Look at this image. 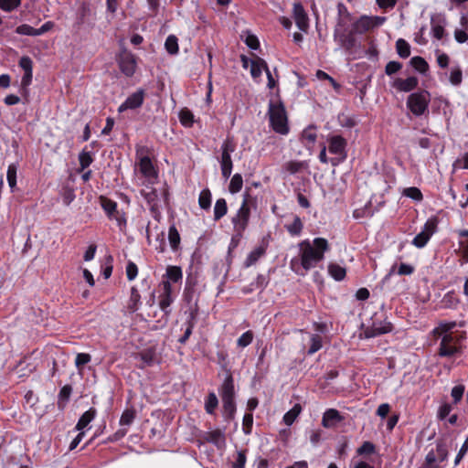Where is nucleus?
I'll list each match as a JSON object with an SVG mask.
<instances>
[{
    "mask_svg": "<svg viewBox=\"0 0 468 468\" xmlns=\"http://www.w3.org/2000/svg\"><path fill=\"white\" fill-rule=\"evenodd\" d=\"M218 405V400L214 392H210L205 402V410L207 413L213 414Z\"/></svg>",
    "mask_w": 468,
    "mask_h": 468,
    "instance_id": "obj_44",
    "label": "nucleus"
},
{
    "mask_svg": "<svg viewBox=\"0 0 468 468\" xmlns=\"http://www.w3.org/2000/svg\"><path fill=\"white\" fill-rule=\"evenodd\" d=\"M268 115L270 124L277 133L285 135L289 133L288 118L282 101H272L269 103Z\"/></svg>",
    "mask_w": 468,
    "mask_h": 468,
    "instance_id": "obj_4",
    "label": "nucleus"
},
{
    "mask_svg": "<svg viewBox=\"0 0 468 468\" xmlns=\"http://www.w3.org/2000/svg\"><path fill=\"white\" fill-rule=\"evenodd\" d=\"M253 423V416L251 413H247L243 417L242 420V426H243V431L246 434H250L251 431V427Z\"/></svg>",
    "mask_w": 468,
    "mask_h": 468,
    "instance_id": "obj_57",
    "label": "nucleus"
},
{
    "mask_svg": "<svg viewBox=\"0 0 468 468\" xmlns=\"http://www.w3.org/2000/svg\"><path fill=\"white\" fill-rule=\"evenodd\" d=\"M140 357L143 360L144 366H150L154 360V354L151 350H145L140 354Z\"/></svg>",
    "mask_w": 468,
    "mask_h": 468,
    "instance_id": "obj_61",
    "label": "nucleus"
},
{
    "mask_svg": "<svg viewBox=\"0 0 468 468\" xmlns=\"http://www.w3.org/2000/svg\"><path fill=\"white\" fill-rule=\"evenodd\" d=\"M375 452V446L370 441H365L358 449V454H371Z\"/></svg>",
    "mask_w": 468,
    "mask_h": 468,
    "instance_id": "obj_62",
    "label": "nucleus"
},
{
    "mask_svg": "<svg viewBox=\"0 0 468 468\" xmlns=\"http://www.w3.org/2000/svg\"><path fill=\"white\" fill-rule=\"evenodd\" d=\"M204 438L207 441L213 443L218 448H222L223 446H225V434L220 430L207 431L205 434Z\"/></svg>",
    "mask_w": 468,
    "mask_h": 468,
    "instance_id": "obj_22",
    "label": "nucleus"
},
{
    "mask_svg": "<svg viewBox=\"0 0 468 468\" xmlns=\"http://www.w3.org/2000/svg\"><path fill=\"white\" fill-rule=\"evenodd\" d=\"M327 271L329 275L338 282L343 281L346 275V268L334 262L328 264Z\"/></svg>",
    "mask_w": 468,
    "mask_h": 468,
    "instance_id": "obj_23",
    "label": "nucleus"
},
{
    "mask_svg": "<svg viewBox=\"0 0 468 468\" xmlns=\"http://www.w3.org/2000/svg\"><path fill=\"white\" fill-rule=\"evenodd\" d=\"M317 138V134L315 132V128L314 126H309L306 129H304L302 133V140L303 141L304 144L311 148L314 146L315 141Z\"/></svg>",
    "mask_w": 468,
    "mask_h": 468,
    "instance_id": "obj_25",
    "label": "nucleus"
},
{
    "mask_svg": "<svg viewBox=\"0 0 468 468\" xmlns=\"http://www.w3.org/2000/svg\"><path fill=\"white\" fill-rule=\"evenodd\" d=\"M265 253L264 247H257L248 255L245 265L247 267L253 265Z\"/></svg>",
    "mask_w": 468,
    "mask_h": 468,
    "instance_id": "obj_38",
    "label": "nucleus"
},
{
    "mask_svg": "<svg viewBox=\"0 0 468 468\" xmlns=\"http://www.w3.org/2000/svg\"><path fill=\"white\" fill-rule=\"evenodd\" d=\"M285 228L292 236H299L303 230V225L301 218L298 216H294L292 222L285 225Z\"/></svg>",
    "mask_w": 468,
    "mask_h": 468,
    "instance_id": "obj_30",
    "label": "nucleus"
},
{
    "mask_svg": "<svg viewBox=\"0 0 468 468\" xmlns=\"http://www.w3.org/2000/svg\"><path fill=\"white\" fill-rule=\"evenodd\" d=\"M403 195L416 201H420L423 198L420 190L415 186L405 188Z\"/></svg>",
    "mask_w": 468,
    "mask_h": 468,
    "instance_id": "obj_47",
    "label": "nucleus"
},
{
    "mask_svg": "<svg viewBox=\"0 0 468 468\" xmlns=\"http://www.w3.org/2000/svg\"><path fill=\"white\" fill-rule=\"evenodd\" d=\"M437 229V219L429 218L423 226L422 230L413 239L412 245L421 249L430 240L431 237L435 233Z\"/></svg>",
    "mask_w": 468,
    "mask_h": 468,
    "instance_id": "obj_11",
    "label": "nucleus"
},
{
    "mask_svg": "<svg viewBox=\"0 0 468 468\" xmlns=\"http://www.w3.org/2000/svg\"><path fill=\"white\" fill-rule=\"evenodd\" d=\"M134 418H135L134 411L131 410H126L125 411H123V413L121 416L120 424L122 426L123 425L128 426L133 421Z\"/></svg>",
    "mask_w": 468,
    "mask_h": 468,
    "instance_id": "obj_54",
    "label": "nucleus"
},
{
    "mask_svg": "<svg viewBox=\"0 0 468 468\" xmlns=\"http://www.w3.org/2000/svg\"><path fill=\"white\" fill-rule=\"evenodd\" d=\"M165 277L167 279L166 281H169L170 284L171 282H181L183 279L181 268L178 266H168L166 268Z\"/></svg>",
    "mask_w": 468,
    "mask_h": 468,
    "instance_id": "obj_26",
    "label": "nucleus"
},
{
    "mask_svg": "<svg viewBox=\"0 0 468 468\" xmlns=\"http://www.w3.org/2000/svg\"><path fill=\"white\" fill-rule=\"evenodd\" d=\"M141 296L139 294L138 290L135 287H133L131 290V296L128 303V309L131 312H135L138 310L140 305Z\"/></svg>",
    "mask_w": 468,
    "mask_h": 468,
    "instance_id": "obj_40",
    "label": "nucleus"
},
{
    "mask_svg": "<svg viewBox=\"0 0 468 468\" xmlns=\"http://www.w3.org/2000/svg\"><path fill=\"white\" fill-rule=\"evenodd\" d=\"M458 234L460 237L468 238V229L459 230ZM459 246H460L461 254L463 257L462 264L467 263L468 262V239L460 240Z\"/></svg>",
    "mask_w": 468,
    "mask_h": 468,
    "instance_id": "obj_29",
    "label": "nucleus"
},
{
    "mask_svg": "<svg viewBox=\"0 0 468 468\" xmlns=\"http://www.w3.org/2000/svg\"><path fill=\"white\" fill-rule=\"evenodd\" d=\"M268 65L264 59L258 56H254L252 59H250V75L254 80H257L261 77L262 70L265 72L268 69Z\"/></svg>",
    "mask_w": 468,
    "mask_h": 468,
    "instance_id": "obj_21",
    "label": "nucleus"
},
{
    "mask_svg": "<svg viewBox=\"0 0 468 468\" xmlns=\"http://www.w3.org/2000/svg\"><path fill=\"white\" fill-rule=\"evenodd\" d=\"M402 69V64L399 61H389L385 67V72L390 76Z\"/></svg>",
    "mask_w": 468,
    "mask_h": 468,
    "instance_id": "obj_55",
    "label": "nucleus"
},
{
    "mask_svg": "<svg viewBox=\"0 0 468 468\" xmlns=\"http://www.w3.org/2000/svg\"><path fill=\"white\" fill-rule=\"evenodd\" d=\"M236 145L232 139L227 138L221 144V155L219 159L222 176L228 179L233 168V163L231 159V154L235 151Z\"/></svg>",
    "mask_w": 468,
    "mask_h": 468,
    "instance_id": "obj_7",
    "label": "nucleus"
},
{
    "mask_svg": "<svg viewBox=\"0 0 468 468\" xmlns=\"http://www.w3.org/2000/svg\"><path fill=\"white\" fill-rule=\"evenodd\" d=\"M410 65L420 73H425L429 69L428 63L421 57H419V56L413 57L410 58Z\"/></svg>",
    "mask_w": 468,
    "mask_h": 468,
    "instance_id": "obj_41",
    "label": "nucleus"
},
{
    "mask_svg": "<svg viewBox=\"0 0 468 468\" xmlns=\"http://www.w3.org/2000/svg\"><path fill=\"white\" fill-rule=\"evenodd\" d=\"M16 172L17 165L16 164H10L6 172V179L11 191L14 192L16 186Z\"/></svg>",
    "mask_w": 468,
    "mask_h": 468,
    "instance_id": "obj_34",
    "label": "nucleus"
},
{
    "mask_svg": "<svg viewBox=\"0 0 468 468\" xmlns=\"http://www.w3.org/2000/svg\"><path fill=\"white\" fill-rule=\"evenodd\" d=\"M161 285L163 292L159 296V307L165 314H168L171 312L169 307L174 301L172 297V286L169 281H163Z\"/></svg>",
    "mask_w": 468,
    "mask_h": 468,
    "instance_id": "obj_15",
    "label": "nucleus"
},
{
    "mask_svg": "<svg viewBox=\"0 0 468 468\" xmlns=\"http://www.w3.org/2000/svg\"><path fill=\"white\" fill-rule=\"evenodd\" d=\"M252 340L253 333L251 331H247L238 338L237 345L239 347H246L251 344Z\"/></svg>",
    "mask_w": 468,
    "mask_h": 468,
    "instance_id": "obj_49",
    "label": "nucleus"
},
{
    "mask_svg": "<svg viewBox=\"0 0 468 468\" xmlns=\"http://www.w3.org/2000/svg\"><path fill=\"white\" fill-rule=\"evenodd\" d=\"M249 197V194L245 193L243 196V201L240 207L238 209L237 213L231 218V223L233 225V230L235 233L231 239L232 243L235 241V239L238 241L241 239L244 231L248 227L250 217Z\"/></svg>",
    "mask_w": 468,
    "mask_h": 468,
    "instance_id": "obj_5",
    "label": "nucleus"
},
{
    "mask_svg": "<svg viewBox=\"0 0 468 468\" xmlns=\"http://www.w3.org/2000/svg\"><path fill=\"white\" fill-rule=\"evenodd\" d=\"M464 387L463 385L454 386L452 389V397L453 399L454 403H458L463 395Z\"/></svg>",
    "mask_w": 468,
    "mask_h": 468,
    "instance_id": "obj_58",
    "label": "nucleus"
},
{
    "mask_svg": "<svg viewBox=\"0 0 468 468\" xmlns=\"http://www.w3.org/2000/svg\"><path fill=\"white\" fill-rule=\"evenodd\" d=\"M339 16H340L334 31V38L335 41L339 42L341 48L346 50H351L356 46V39L355 37L356 33H353L352 28L349 32H346V30L347 22L351 20V15L345 6L340 5Z\"/></svg>",
    "mask_w": 468,
    "mask_h": 468,
    "instance_id": "obj_2",
    "label": "nucleus"
},
{
    "mask_svg": "<svg viewBox=\"0 0 468 468\" xmlns=\"http://www.w3.org/2000/svg\"><path fill=\"white\" fill-rule=\"evenodd\" d=\"M219 394L223 403V415L226 419L232 420L236 412L234 380L231 375L224 379Z\"/></svg>",
    "mask_w": 468,
    "mask_h": 468,
    "instance_id": "obj_6",
    "label": "nucleus"
},
{
    "mask_svg": "<svg viewBox=\"0 0 468 468\" xmlns=\"http://www.w3.org/2000/svg\"><path fill=\"white\" fill-rule=\"evenodd\" d=\"M299 256L291 260L292 270L302 276L314 268L324 258L330 245L324 238H315L312 241L304 239L299 243Z\"/></svg>",
    "mask_w": 468,
    "mask_h": 468,
    "instance_id": "obj_1",
    "label": "nucleus"
},
{
    "mask_svg": "<svg viewBox=\"0 0 468 468\" xmlns=\"http://www.w3.org/2000/svg\"><path fill=\"white\" fill-rule=\"evenodd\" d=\"M328 150L331 154L340 155L342 160L346 157V141L341 135L331 136L328 140Z\"/></svg>",
    "mask_w": 468,
    "mask_h": 468,
    "instance_id": "obj_17",
    "label": "nucleus"
},
{
    "mask_svg": "<svg viewBox=\"0 0 468 468\" xmlns=\"http://www.w3.org/2000/svg\"><path fill=\"white\" fill-rule=\"evenodd\" d=\"M119 66L122 72L127 77H131L136 70V59L134 55L130 52H122L120 56Z\"/></svg>",
    "mask_w": 468,
    "mask_h": 468,
    "instance_id": "obj_14",
    "label": "nucleus"
},
{
    "mask_svg": "<svg viewBox=\"0 0 468 468\" xmlns=\"http://www.w3.org/2000/svg\"><path fill=\"white\" fill-rule=\"evenodd\" d=\"M144 186L141 190L142 197L145 199L147 204L150 206V208L153 212L159 209L161 207V203L165 202L166 199V192L165 189H163L162 192H159L156 188H154L148 183H143Z\"/></svg>",
    "mask_w": 468,
    "mask_h": 468,
    "instance_id": "obj_8",
    "label": "nucleus"
},
{
    "mask_svg": "<svg viewBox=\"0 0 468 468\" xmlns=\"http://www.w3.org/2000/svg\"><path fill=\"white\" fill-rule=\"evenodd\" d=\"M198 204L201 208L207 209L211 205V193L208 189H204L201 191L198 197Z\"/></svg>",
    "mask_w": 468,
    "mask_h": 468,
    "instance_id": "obj_45",
    "label": "nucleus"
},
{
    "mask_svg": "<svg viewBox=\"0 0 468 468\" xmlns=\"http://www.w3.org/2000/svg\"><path fill=\"white\" fill-rule=\"evenodd\" d=\"M71 392H72L71 386L65 385L64 387H62V388L60 389L58 396V409L63 410L66 407V405L69 399V397L71 395Z\"/></svg>",
    "mask_w": 468,
    "mask_h": 468,
    "instance_id": "obj_28",
    "label": "nucleus"
},
{
    "mask_svg": "<svg viewBox=\"0 0 468 468\" xmlns=\"http://www.w3.org/2000/svg\"><path fill=\"white\" fill-rule=\"evenodd\" d=\"M460 342L452 334H446L441 337L439 348V355L441 356H453L460 351Z\"/></svg>",
    "mask_w": 468,
    "mask_h": 468,
    "instance_id": "obj_12",
    "label": "nucleus"
},
{
    "mask_svg": "<svg viewBox=\"0 0 468 468\" xmlns=\"http://www.w3.org/2000/svg\"><path fill=\"white\" fill-rule=\"evenodd\" d=\"M398 55L402 58H407L410 55V44L403 38H399L396 42Z\"/></svg>",
    "mask_w": 468,
    "mask_h": 468,
    "instance_id": "obj_32",
    "label": "nucleus"
},
{
    "mask_svg": "<svg viewBox=\"0 0 468 468\" xmlns=\"http://www.w3.org/2000/svg\"><path fill=\"white\" fill-rule=\"evenodd\" d=\"M144 99V91L143 90H138L137 91L131 94L125 101L122 102L119 108L118 112H122L126 110H134L139 108Z\"/></svg>",
    "mask_w": 468,
    "mask_h": 468,
    "instance_id": "obj_16",
    "label": "nucleus"
},
{
    "mask_svg": "<svg viewBox=\"0 0 468 468\" xmlns=\"http://www.w3.org/2000/svg\"><path fill=\"white\" fill-rule=\"evenodd\" d=\"M227 202L224 198H219L214 206V219L218 220L227 214Z\"/></svg>",
    "mask_w": 468,
    "mask_h": 468,
    "instance_id": "obj_33",
    "label": "nucleus"
},
{
    "mask_svg": "<svg viewBox=\"0 0 468 468\" xmlns=\"http://www.w3.org/2000/svg\"><path fill=\"white\" fill-rule=\"evenodd\" d=\"M343 420L339 411L335 409L327 410L322 419V424L324 428H333Z\"/></svg>",
    "mask_w": 468,
    "mask_h": 468,
    "instance_id": "obj_20",
    "label": "nucleus"
},
{
    "mask_svg": "<svg viewBox=\"0 0 468 468\" xmlns=\"http://www.w3.org/2000/svg\"><path fill=\"white\" fill-rule=\"evenodd\" d=\"M449 81L453 86H459L463 81V71L459 66L451 69Z\"/></svg>",
    "mask_w": 468,
    "mask_h": 468,
    "instance_id": "obj_42",
    "label": "nucleus"
},
{
    "mask_svg": "<svg viewBox=\"0 0 468 468\" xmlns=\"http://www.w3.org/2000/svg\"><path fill=\"white\" fill-rule=\"evenodd\" d=\"M137 274H138L137 265L133 261H129L126 266L127 279L129 281H133L136 278Z\"/></svg>",
    "mask_w": 468,
    "mask_h": 468,
    "instance_id": "obj_56",
    "label": "nucleus"
},
{
    "mask_svg": "<svg viewBox=\"0 0 468 468\" xmlns=\"http://www.w3.org/2000/svg\"><path fill=\"white\" fill-rule=\"evenodd\" d=\"M180 122L186 127H191L195 122L194 114L186 108H184L179 112Z\"/></svg>",
    "mask_w": 468,
    "mask_h": 468,
    "instance_id": "obj_39",
    "label": "nucleus"
},
{
    "mask_svg": "<svg viewBox=\"0 0 468 468\" xmlns=\"http://www.w3.org/2000/svg\"><path fill=\"white\" fill-rule=\"evenodd\" d=\"M303 168V164L298 161H290L285 164V169L290 174H295Z\"/></svg>",
    "mask_w": 468,
    "mask_h": 468,
    "instance_id": "obj_60",
    "label": "nucleus"
},
{
    "mask_svg": "<svg viewBox=\"0 0 468 468\" xmlns=\"http://www.w3.org/2000/svg\"><path fill=\"white\" fill-rule=\"evenodd\" d=\"M21 5V0H0V9L4 12H12Z\"/></svg>",
    "mask_w": 468,
    "mask_h": 468,
    "instance_id": "obj_46",
    "label": "nucleus"
},
{
    "mask_svg": "<svg viewBox=\"0 0 468 468\" xmlns=\"http://www.w3.org/2000/svg\"><path fill=\"white\" fill-rule=\"evenodd\" d=\"M322 347V338L318 335H314L311 337V346L308 350L309 355H313Z\"/></svg>",
    "mask_w": 468,
    "mask_h": 468,
    "instance_id": "obj_51",
    "label": "nucleus"
},
{
    "mask_svg": "<svg viewBox=\"0 0 468 468\" xmlns=\"http://www.w3.org/2000/svg\"><path fill=\"white\" fill-rule=\"evenodd\" d=\"M457 325L456 322H441L440 324L434 328L433 334L435 335H444L446 334H452L451 330H452Z\"/></svg>",
    "mask_w": 468,
    "mask_h": 468,
    "instance_id": "obj_31",
    "label": "nucleus"
},
{
    "mask_svg": "<svg viewBox=\"0 0 468 468\" xmlns=\"http://www.w3.org/2000/svg\"><path fill=\"white\" fill-rule=\"evenodd\" d=\"M302 410V407L299 404H295L288 412L283 416V421L286 425H292L295 419L298 417Z\"/></svg>",
    "mask_w": 468,
    "mask_h": 468,
    "instance_id": "obj_36",
    "label": "nucleus"
},
{
    "mask_svg": "<svg viewBox=\"0 0 468 468\" xmlns=\"http://www.w3.org/2000/svg\"><path fill=\"white\" fill-rule=\"evenodd\" d=\"M97 411L94 408H90L89 410L85 411L81 417L80 418L76 430L82 431L86 428L95 418Z\"/></svg>",
    "mask_w": 468,
    "mask_h": 468,
    "instance_id": "obj_24",
    "label": "nucleus"
},
{
    "mask_svg": "<svg viewBox=\"0 0 468 468\" xmlns=\"http://www.w3.org/2000/svg\"><path fill=\"white\" fill-rule=\"evenodd\" d=\"M452 166L454 170L458 168L468 169V152L463 154V159H457Z\"/></svg>",
    "mask_w": 468,
    "mask_h": 468,
    "instance_id": "obj_64",
    "label": "nucleus"
},
{
    "mask_svg": "<svg viewBox=\"0 0 468 468\" xmlns=\"http://www.w3.org/2000/svg\"><path fill=\"white\" fill-rule=\"evenodd\" d=\"M385 16H361L352 24L353 33L362 35L367 31L380 27L386 21Z\"/></svg>",
    "mask_w": 468,
    "mask_h": 468,
    "instance_id": "obj_9",
    "label": "nucleus"
},
{
    "mask_svg": "<svg viewBox=\"0 0 468 468\" xmlns=\"http://www.w3.org/2000/svg\"><path fill=\"white\" fill-rule=\"evenodd\" d=\"M293 17L298 28L302 31H306L309 27V19L303 5L300 3L293 5Z\"/></svg>",
    "mask_w": 468,
    "mask_h": 468,
    "instance_id": "obj_19",
    "label": "nucleus"
},
{
    "mask_svg": "<svg viewBox=\"0 0 468 468\" xmlns=\"http://www.w3.org/2000/svg\"><path fill=\"white\" fill-rule=\"evenodd\" d=\"M111 220H115L117 226L119 227L120 230L122 231L126 227V218L125 214L122 211L117 210L113 214V218H110Z\"/></svg>",
    "mask_w": 468,
    "mask_h": 468,
    "instance_id": "obj_53",
    "label": "nucleus"
},
{
    "mask_svg": "<svg viewBox=\"0 0 468 468\" xmlns=\"http://www.w3.org/2000/svg\"><path fill=\"white\" fill-rule=\"evenodd\" d=\"M91 359L90 354L79 353L75 358V366L79 370H81L82 367L88 364Z\"/></svg>",
    "mask_w": 468,
    "mask_h": 468,
    "instance_id": "obj_50",
    "label": "nucleus"
},
{
    "mask_svg": "<svg viewBox=\"0 0 468 468\" xmlns=\"http://www.w3.org/2000/svg\"><path fill=\"white\" fill-rule=\"evenodd\" d=\"M431 32L434 37L441 39L444 34V27L443 26L431 21Z\"/></svg>",
    "mask_w": 468,
    "mask_h": 468,
    "instance_id": "obj_63",
    "label": "nucleus"
},
{
    "mask_svg": "<svg viewBox=\"0 0 468 468\" xmlns=\"http://www.w3.org/2000/svg\"><path fill=\"white\" fill-rule=\"evenodd\" d=\"M168 241L171 249L174 251H176L179 248L181 238L178 230L176 229L175 225L169 227L168 229Z\"/></svg>",
    "mask_w": 468,
    "mask_h": 468,
    "instance_id": "obj_27",
    "label": "nucleus"
},
{
    "mask_svg": "<svg viewBox=\"0 0 468 468\" xmlns=\"http://www.w3.org/2000/svg\"><path fill=\"white\" fill-rule=\"evenodd\" d=\"M419 80L416 77H409L405 80L397 78L393 80L391 86L400 92H410L418 86Z\"/></svg>",
    "mask_w": 468,
    "mask_h": 468,
    "instance_id": "obj_18",
    "label": "nucleus"
},
{
    "mask_svg": "<svg viewBox=\"0 0 468 468\" xmlns=\"http://www.w3.org/2000/svg\"><path fill=\"white\" fill-rule=\"evenodd\" d=\"M243 186V179L240 174H235L229 183V190L230 193L235 194L241 190Z\"/></svg>",
    "mask_w": 468,
    "mask_h": 468,
    "instance_id": "obj_43",
    "label": "nucleus"
},
{
    "mask_svg": "<svg viewBox=\"0 0 468 468\" xmlns=\"http://www.w3.org/2000/svg\"><path fill=\"white\" fill-rule=\"evenodd\" d=\"M246 463L245 452L239 451L237 452L235 461L233 462V468H244Z\"/></svg>",
    "mask_w": 468,
    "mask_h": 468,
    "instance_id": "obj_59",
    "label": "nucleus"
},
{
    "mask_svg": "<svg viewBox=\"0 0 468 468\" xmlns=\"http://www.w3.org/2000/svg\"><path fill=\"white\" fill-rule=\"evenodd\" d=\"M392 330V324L387 321H373L370 326L364 330L366 338H372Z\"/></svg>",
    "mask_w": 468,
    "mask_h": 468,
    "instance_id": "obj_13",
    "label": "nucleus"
},
{
    "mask_svg": "<svg viewBox=\"0 0 468 468\" xmlns=\"http://www.w3.org/2000/svg\"><path fill=\"white\" fill-rule=\"evenodd\" d=\"M430 102V94L425 91L411 93L407 101V106L410 112L416 115H422L428 108Z\"/></svg>",
    "mask_w": 468,
    "mask_h": 468,
    "instance_id": "obj_10",
    "label": "nucleus"
},
{
    "mask_svg": "<svg viewBox=\"0 0 468 468\" xmlns=\"http://www.w3.org/2000/svg\"><path fill=\"white\" fill-rule=\"evenodd\" d=\"M166 51L171 55L178 53V39L175 35H169L165 42Z\"/></svg>",
    "mask_w": 468,
    "mask_h": 468,
    "instance_id": "obj_37",
    "label": "nucleus"
},
{
    "mask_svg": "<svg viewBox=\"0 0 468 468\" xmlns=\"http://www.w3.org/2000/svg\"><path fill=\"white\" fill-rule=\"evenodd\" d=\"M136 159L138 160L139 171L144 177L143 183L154 185L158 178V173L150 158V149L144 145L136 146Z\"/></svg>",
    "mask_w": 468,
    "mask_h": 468,
    "instance_id": "obj_3",
    "label": "nucleus"
},
{
    "mask_svg": "<svg viewBox=\"0 0 468 468\" xmlns=\"http://www.w3.org/2000/svg\"><path fill=\"white\" fill-rule=\"evenodd\" d=\"M101 207H102L103 210L107 214L108 218H113V214L117 211V204H116V202H114V201H112L111 199H108L106 197H101Z\"/></svg>",
    "mask_w": 468,
    "mask_h": 468,
    "instance_id": "obj_35",
    "label": "nucleus"
},
{
    "mask_svg": "<svg viewBox=\"0 0 468 468\" xmlns=\"http://www.w3.org/2000/svg\"><path fill=\"white\" fill-rule=\"evenodd\" d=\"M79 161H80V169L84 170L90 165V164L93 162V158H92L90 153L82 151L79 154Z\"/></svg>",
    "mask_w": 468,
    "mask_h": 468,
    "instance_id": "obj_48",
    "label": "nucleus"
},
{
    "mask_svg": "<svg viewBox=\"0 0 468 468\" xmlns=\"http://www.w3.org/2000/svg\"><path fill=\"white\" fill-rule=\"evenodd\" d=\"M16 32L23 36H37V29L27 24L18 26Z\"/></svg>",
    "mask_w": 468,
    "mask_h": 468,
    "instance_id": "obj_52",
    "label": "nucleus"
}]
</instances>
